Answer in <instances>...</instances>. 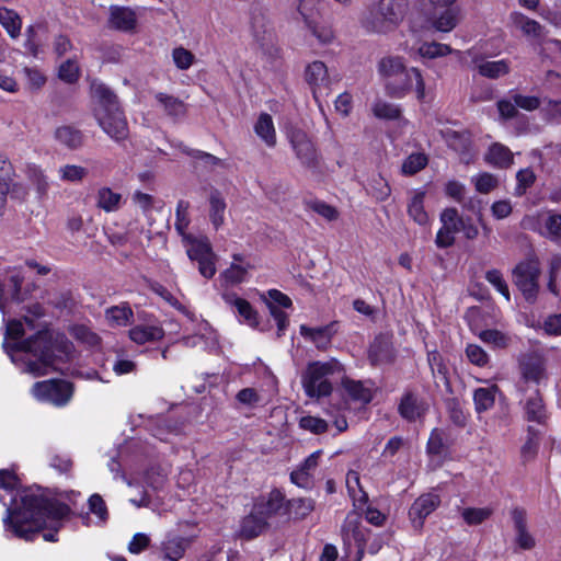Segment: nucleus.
Instances as JSON below:
<instances>
[{
  "mask_svg": "<svg viewBox=\"0 0 561 561\" xmlns=\"http://www.w3.org/2000/svg\"><path fill=\"white\" fill-rule=\"evenodd\" d=\"M5 328V341L3 342L5 353L13 363L22 364L23 373L34 377L50 373L57 357L55 354L57 348H61L65 353L70 350L66 337L48 328L39 329L35 335L24 341H19L24 335L21 320H10Z\"/></svg>",
  "mask_w": 561,
  "mask_h": 561,
  "instance_id": "2",
  "label": "nucleus"
},
{
  "mask_svg": "<svg viewBox=\"0 0 561 561\" xmlns=\"http://www.w3.org/2000/svg\"><path fill=\"white\" fill-rule=\"evenodd\" d=\"M417 51H419L420 56L433 59V58H437V57L447 56L453 53V49L450 46H448L446 44L432 42V43H423L419 47Z\"/></svg>",
  "mask_w": 561,
  "mask_h": 561,
  "instance_id": "52",
  "label": "nucleus"
},
{
  "mask_svg": "<svg viewBox=\"0 0 561 561\" xmlns=\"http://www.w3.org/2000/svg\"><path fill=\"white\" fill-rule=\"evenodd\" d=\"M525 227L537 231L543 238L561 243V214L548 210L535 217L524 219Z\"/></svg>",
  "mask_w": 561,
  "mask_h": 561,
  "instance_id": "11",
  "label": "nucleus"
},
{
  "mask_svg": "<svg viewBox=\"0 0 561 561\" xmlns=\"http://www.w3.org/2000/svg\"><path fill=\"white\" fill-rule=\"evenodd\" d=\"M54 138L59 145L70 150H77L83 145L82 133L69 125L57 127L54 131Z\"/></svg>",
  "mask_w": 561,
  "mask_h": 561,
  "instance_id": "29",
  "label": "nucleus"
},
{
  "mask_svg": "<svg viewBox=\"0 0 561 561\" xmlns=\"http://www.w3.org/2000/svg\"><path fill=\"white\" fill-rule=\"evenodd\" d=\"M540 263L535 256L519 262L513 270V282L523 297L530 304L537 300L539 293Z\"/></svg>",
  "mask_w": 561,
  "mask_h": 561,
  "instance_id": "9",
  "label": "nucleus"
},
{
  "mask_svg": "<svg viewBox=\"0 0 561 561\" xmlns=\"http://www.w3.org/2000/svg\"><path fill=\"white\" fill-rule=\"evenodd\" d=\"M439 504L440 499L435 493H426L417 497L409 511V516L413 527L421 529L423 527L424 519L433 513Z\"/></svg>",
  "mask_w": 561,
  "mask_h": 561,
  "instance_id": "16",
  "label": "nucleus"
},
{
  "mask_svg": "<svg viewBox=\"0 0 561 561\" xmlns=\"http://www.w3.org/2000/svg\"><path fill=\"white\" fill-rule=\"evenodd\" d=\"M27 176H28L30 181L35 185L37 192L41 195H44L47 193L48 187H49L48 178L46 176V174L39 167H37L35 164L28 165L27 167Z\"/></svg>",
  "mask_w": 561,
  "mask_h": 561,
  "instance_id": "55",
  "label": "nucleus"
},
{
  "mask_svg": "<svg viewBox=\"0 0 561 561\" xmlns=\"http://www.w3.org/2000/svg\"><path fill=\"white\" fill-rule=\"evenodd\" d=\"M343 388L346 393L355 401L368 403L373 399L371 388L366 386L363 381L345 378L342 381Z\"/></svg>",
  "mask_w": 561,
  "mask_h": 561,
  "instance_id": "37",
  "label": "nucleus"
},
{
  "mask_svg": "<svg viewBox=\"0 0 561 561\" xmlns=\"http://www.w3.org/2000/svg\"><path fill=\"white\" fill-rule=\"evenodd\" d=\"M286 510L297 519L306 518L314 510L312 499H291L287 502Z\"/></svg>",
  "mask_w": 561,
  "mask_h": 561,
  "instance_id": "45",
  "label": "nucleus"
},
{
  "mask_svg": "<svg viewBox=\"0 0 561 561\" xmlns=\"http://www.w3.org/2000/svg\"><path fill=\"white\" fill-rule=\"evenodd\" d=\"M493 511L490 507H468L461 513L463 520L468 525H479L489 519Z\"/></svg>",
  "mask_w": 561,
  "mask_h": 561,
  "instance_id": "53",
  "label": "nucleus"
},
{
  "mask_svg": "<svg viewBox=\"0 0 561 561\" xmlns=\"http://www.w3.org/2000/svg\"><path fill=\"white\" fill-rule=\"evenodd\" d=\"M254 131L267 147L273 148L276 145V130L273 118L270 114H260L254 124Z\"/></svg>",
  "mask_w": 561,
  "mask_h": 561,
  "instance_id": "31",
  "label": "nucleus"
},
{
  "mask_svg": "<svg viewBox=\"0 0 561 561\" xmlns=\"http://www.w3.org/2000/svg\"><path fill=\"white\" fill-rule=\"evenodd\" d=\"M456 0H428L422 11L426 22L438 32H450L459 23L460 10Z\"/></svg>",
  "mask_w": 561,
  "mask_h": 561,
  "instance_id": "6",
  "label": "nucleus"
},
{
  "mask_svg": "<svg viewBox=\"0 0 561 561\" xmlns=\"http://www.w3.org/2000/svg\"><path fill=\"white\" fill-rule=\"evenodd\" d=\"M343 538L347 542L354 541L360 543L364 540V534L360 529V516L356 511L350 512L342 527Z\"/></svg>",
  "mask_w": 561,
  "mask_h": 561,
  "instance_id": "34",
  "label": "nucleus"
},
{
  "mask_svg": "<svg viewBox=\"0 0 561 561\" xmlns=\"http://www.w3.org/2000/svg\"><path fill=\"white\" fill-rule=\"evenodd\" d=\"M299 425L301 428L310 431L314 434H321L328 430V423L324 420L316 416L301 417Z\"/></svg>",
  "mask_w": 561,
  "mask_h": 561,
  "instance_id": "63",
  "label": "nucleus"
},
{
  "mask_svg": "<svg viewBox=\"0 0 561 561\" xmlns=\"http://www.w3.org/2000/svg\"><path fill=\"white\" fill-rule=\"evenodd\" d=\"M190 540L182 536L168 535L160 543V551L163 560H181L187 548Z\"/></svg>",
  "mask_w": 561,
  "mask_h": 561,
  "instance_id": "22",
  "label": "nucleus"
},
{
  "mask_svg": "<svg viewBox=\"0 0 561 561\" xmlns=\"http://www.w3.org/2000/svg\"><path fill=\"white\" fill-rule=\"evenodd\" d=\"M526 414L529 421L541 422L545 417V408L542 403V399L539 397L538 392L535 396L530 397L526 401Z\"/></svg>",
  "mask_w": 561,
  "mask_h": 561,
  "instance_id": "54",
  "label": "nucleus"
},
{
  "mask_svg": "<svg viewBox=\"0 0 561 561\" xmlns=\"http://www.w3.org/2000/svg\"><path fill=\"white\" fill-rule=\"evenodd\" d=\"M0 489L10 495L9 501L4 495L0 496L1 503L7 507L3 517L7 533L30 541L39 530L47 529L43 534L44 540L57 541L56 533L70 513L68 505L31 490H19V479L9 470H0Z\"/></svg>",
  "mask_w": 561,
  "mask_h": 561,
  "instance_id": "1",
  "label": "nucleus"
},
{
  "mask_svg": "<svg viewBox=\"0 0 561 561\" xmlns=\"http://www.w3.org/2000/svg\"><path fill=\"white\" fill-rule=\"evenodd\" d=\"M12 165L5 157L0 154V215L7 204V195L10 190Z\"/></svg>",
  "mask_w": 561,
  "mask_h": 561,
  "instance_id": "39",
  "label": "nucleus"
},
{
  "mask_svg": "<svg viewBox=\"0 0 561 561\" xmlns=\"http://www.w3.org/2000/svg\"><path fill=\"white\" fill-rule=\"evenodd\" d=\"M485 161L497 168H507L513 162V153L504 145L495 142L489 148Z\"/></svg>",
  "mask_w": 561,
  "mask_h": 561,
  "instance_id": "35",
  "label": "nucleus"
},
{
  "mask_svg": "<svg viewBox=\"0 0 561 561\" xmlns=\"http://www.w3.org/2000/svg\"><path fill=\"white\" fill-rule=\"evenodd\" d=\"M546 358L537 351L522 354L518 358L520 377L526 383L540 385L547 379Z\"/></svg>",
  "mask_w": 561,
  "mask_h": 561,
  "instance_id": "13",
  "label": "nucleus"
},
{
  "mask_svg": "<svg viewBox=\"0 0 561 561\" xmlns=\"http://www.w3.org/2000/svg\"><path fill=\"white\" fill-rule=\"evenodd\" d=\"M72 392V385L59 379L38 381L32 388V393L38 401L56 407L66 405L70 401Z\"/></svg>",
  "mask_w": 561,
  "mask_h": 561,
  "instance_id": "10",
  "label": "nucleus"
},
{
  "mask_svg": "<svg viewBox=\"0 0 561 561\" xmlns=\"http://www.w3.org/2000/svg\"><path fill=\"white\" fill-rule=\"evenodd\" d=\"M471 182L479 193L488 194L499 185V180L491 173L482 172L472 176Z\"/></svg>",
  "mask_w": 561,
  "mask_h": 561,
  "instance_id": "56",
  "label": "nucleus"
},
{
  "mask_svg": "<svg viewBox=\"0 0 561 561\" xmlns=\"http://www.w3.org/2000/svg\"><path fill=\"white\" fill-rule=\"evenodd\" d=\"M58 178L61 182L66 183H80L87 175L88 170L84 167L78 164H62L57 170Z\"/></svg>",
  "mask_w": 561,
  "mask_h": 561,
  "instance_id": "40",
  "label": "nucleus"
},
{
  "mask_svg": "<svg viewBox=\"0 0 561 561\" xmlns=\"http://www.w3.org/2000/svg\"><path fill=\"white\" fill-rule=\"evenodd\" d=\"M371 111L380 119H398L401 115V108L398 105L383 100L375 101Z\"/></svg>",
  "mask_w": 561,
  "mask_h": 561,
  "instance_id": "48",
  "label": "nucleus"
},
{
  "mask_svg": "<svg viewBox=\"0 0 561 561\" xmlns=\"http://www.w3.org/2000/svg\"><path fill=\"white\" fill-rule=\"evenodd\" d=\"M122 203V195L114 192L112 188L103 186L96 193V207L106 211L113 213L119 209Z\"/></svg>",
  "mask_w": 561,
  "mask_h": 561,
  "instance_id": "36",
  "label": "nucleus"
},
{
  "mask_svg": "<svg viewBox=\"0 0 561 561\" xmlns=\"http://www.w3.org/2000/svg\"><path fill=\"white\" fill-rule=\"evenodd\" d=\"M425 192L414 191L408 204V215L417 225L426 226L430 222L428 214L424 208Z\"/></svg>",
  "mask_w": 561,
  "mask_h": 561,
  "instance_id": "33",
  "label": "nucleus"
},
{
  "mask_svg": "<svg viewBox=\"0 0 561 561\" xmlns=\"http://www.w3.org/2000/svg\"><path fill=\"white\" fill-rule=\"evenodd\" d=\"M164 330L158 323L138 324L129 330V337L137 344L162 340Z\"/></svg>",
  "mask_w": 561,
  "mask_h": 561,
  "instance_id": "25",
  "label": "nucleus"
},
{
  "mask_svg": "<svg viewBox=\"0 0 561 561\" xmlns=\"http://www.w3.org/2000/svg\"><path fill=\"white\" fill-rule=\"evenodd\" d=\"M426 411L425 403L412 393H407L401 399L399 412L408 421H415L424 415Z\"/></svg>",
  "mask_w": 561,
  "mask_h": 561,
  "instance_id": "30",
  "label": "nucleus"
},
{
  "mask_svg": "<svg viewBox=\"0 0 561 561\" xmlns=\"http://www.w3.org/2000/svg\"><path fill=\"white\" fill-rule=\"evenodd\" d=\"M305 80L311 89L313 99L320 105L321 96L329 95L332 84L327 65L320 60L309 64L305 70Z\"/></svg>",
  "mask_w": 561,
  "mask_h": 561,
  "instance_id": "12",
  "label": "nucleus"
},
{
  "mask_svg": "<svg viewBox=\"0 0 561 561\" xmlns=\"http://www.w3.org/2000/svg\"><path fill=\"white\" fill-rule=\"evenodd\" d=\"M222 299L230 307L236 308L238 314L243 319V321L250 327H256L259 324L257 313L252 308L249 301L243 298L238 297L233 293L222 294Z\"/></svg>",
  "mask_w": 561,
  "mask_h": 561,
  "instance_id": "24",
  "label": "nucleus"
},
{
  "mask_svg": "<svg viewBox=\"0 0 561 561\" xmlns=\"http://www.w3.org/2000/svg\"><path fill=\"white\" fill-rule=\"evenodd\" d=\"M133 318V310L126 306H114L106 310V319L112 325L125 327Z\"/></svg>",
  "mask_w": 561,
  "mask_h": 561,
  "instance_id": "46",
  "label": "nucleus"
},
{
  "mask_svg": "<svg viewBox=\"0 0 561 561\" xmlns=\"http://www.w3.org/2000/svg\"><path fill=\"white\" fill-rule=\"evenodd\" d=\"M253 266L247 262L242 254L234 253L232 263L219 276L222 285L229 287L241 284L247 280L249 271Z\"/></svg>",
  "mask_w": 561,
  "mask_h": 561,
  "instance_id": "17",
  "label": "nucleus"
},
{
  "mask_svg": "<svg viewBox=\"0 0 561 561\" xmlns=\"http://www.w3.org/2000/svg\"><path fill=\"white\" fill-rule=\"evenodd\" d=\"M188 208L190 203L187 201L181 199L178 202L174 227L182 238L190 234L186 232L190 225Z\"/></svg>",
  "mask_w": 561,
  "mask_h": 561,
  "instance_id": "50",
  "label": "nucleus"
},
{
  "mask_svg": "<svg viewBox=\"0 0 561 561\" xmlns=\"http://www.w3.org/2000/svg\"><path fill=\"white\" fill-rule=\"evenodd\" d=\"M320 0H299L298 11L302 16L305 24L313 23L320 16Z\"/></svg>",
  "mask_w": 561,
  "mask_h": 561,
  "instance_id": "51",
  "label": "nucleus"
},
{
  "mask_svg": "<svg viewBox=\"0 0 561 561\" xmlns=\"http://www.w3.org/2000/svg\"><path fill=\"white\" fill-rule=\"evenodd\" d=\"M290 144L297 159L302 165L313 169L318 165V153L313 142L302 130H294L290 136Z\"/></svg>",
  "mask_w": 561,
  "mask_h": 561,
  "instance_id": "14",
  "label": "nucleus"
},
{
  "mask_svg": "<svg viewBox=\"0 0 561 561\" xmlns=\"http://www.w3.org/2000/svg\"><path fill=\"white\" fill-rule=\"evenodd\" d=\"M405 67L403 57L388 55L382 57L377 65V71L386 85L394 77L400 75Z\"/></svg>",
  "mask_w": 561,
  "mask_h": 561,
  "instance_id": "27",
  "label": "nucleus"
},
{
  "mask_svg": "<svg viewBox=\"0 0 561 561\" xmlns=\"http://www.w3.org/2000/svg\"><path fill=\"white\" fill-rule=\"evenodd\" d=\"M387 94L391 98L402 99L414 91L417 101L425 102L427 92L425 81L420 69L407 66L403 71L385 85Z\"/></svg>",
  "mask_w": 561,
  "mask_h": 561,
  "instance_id": "8",
  "label": "nucleus"
},
{
  "mask_svg": "<svg viewBox=\"0 0 561 561\" xmlns=\"http://www.w3.org/2000/svg\"><path fill=\"white\" fill-rule=\"evenodd\" d=\"M92 92L96 99L94 116L100 127L113 140H125L128 136V125L116 94L102 83H94Z\"/></svg>",
  "mask_w": 561,
  "mask_h": 561,
  "instance_id": "3",
  "label": "nucleus"
},
{
  "mask_svg": "<svg viewBox=\"0 0 561 561\" xmlns=\"http://www.w3.org/2000/svg\"><path fill=\"white\" fill-rule=\"evenodd\" d=\"M343 371L342 364L331 358L327 362H311L301 377V383L309 398H321L331 394L333 387L329 377Z\"/></svg>",
  "mask_w": 561,
  "mask_h": 561,
  "instance_id": "5",
  "label": "nucleus"
},
{
  "mask_svg": "<svg viewBox=\"0 0 561 561\" xmlns=\"http://www.w3.org/2000/svg\"><path fill=\"white\" fill-rule=\"evenodd\" d=\"M306 26L321 44H330L335 37L331 25L323 22L321 18L314 20L313 23L307 24Z\"/></svg>",
  "mask_w": 561,
  "mask_h": 561,
  "instance_id": "47",
  "label": "nucleus"
},
{
  "mask_svg": "<svg viewBox=\"0 0 561 561\" xmlns=\"http://www.w3.org/2000/svg\"><path fill=\"white\" fill-rule=\"evenodd\" d=\"M405 11V0H379L368 7L362 26L369 33L387 34L400 24Z\"/></svg>",
  "mask_w": 561,
  "mask_h": 561,
  "instance_id": "4",
  "label": "nucleus"
},
{
  "mask_svg": "<svg viewBox=\"0 0 561 561\" xmlns=\"http://www.w3.org/2000/svg\"><path fill=\"white\" fill-rule=\"evenodd\" d=\"M514 531L515 543L522 550H531L536 546L535 537L528 531L526 512L522 508H514L511 512Z\"/></svg>",
  "mask_w": 561,
  "mask_h": 561,
  "instance_id": "18",
  "label": "nucleus"
},
{
  "mask_svg": "<svg viewBox=\"0 0 561 561\" xmlns=\"http://www.w3.org/2000/svg\"><path fill=\"white\" fill-rule=\"evenodd\" d=\"M24 280V276L19 268H11L9 271L8 279L2 284L0 288V310L3 311V300L10 299L15 302L23 301L21 296V287Z\"/></svg>",
  "mask_w": 561,
  "mask_h": 561,
  "instance_id": "20",
  "label": "nucleus"
},
{
  "mask_svg": "<svg viewBox=\"0 0 561 561\" xmlns=\"http://www.w3.org/2000/svg\"><path fill=\"white\" fill-rule=\"evenodd\" d=\"M73 336L89 346H98L100 344V336L92 332L84 325H77L72 328Z\"/></svg>",
  "mask_w": 561,
  "mask_h": 561,
  "instance_id": "61",
  "label": "nucleus"
},
{
  "mask_svg": "<svg viewBox=\"0 0 561 561\" xmlns=\"http://www.w3.org/2000/svg\"><path fill=\"white\" fill-rule=\"evenodd\" d=\"M456 0H428L422 11L426 22L438 32H450L459 23L460 10Z\"/></svg>",
  "mask_w": 561,
  "mask_h": 561,
  "instance_id": "7",
  "label": "nucleus"
},
{
  "mask_svg": "<svg viewBox=\"0 0 561 561\" xmlns=\"http://www.w3.org/2000/svg\"><path fill=\"white\" fill-rule=\"evenodd\" d=\"M512 23L515 27L520 30L526 36L539 37L541 35V25L522 13L514 12L511 14Z\"/></svg>",
  "mask_w": 561,
  "mask_h": 561,
  "instance_id": "38",
  "label": "nucleus"
},
{
  "mask_svg": "<svg viewBox=\"0 0 561 561\" xmlns=\"http://www.w3.org/2000/svg\"><path fill=\"white\" fill-rule=\"evenodd\" d=\"M463 218L458 215L456 208H446L440 214L442 226L449 228L456 232L460 231Z\"/></svg>",
  "mask_w": 561,
  "mask_h": 561,
  "instance_id": "59",
  "label": "nucleus"
},
{
  "mask_svg": "<svg viewBox=\"0 0 561 561\" xmlns=\"http://www.w3.org/2000/svg\"><path fill=\"white\" fill-rule=\"evenodd\" d=\"M182 241L186 248L190 260L199 261L215 254L207 238H194L192 234L184 236Z\"/></svg>",
  "mask_w": 561,
  "mask_h": 561,
  "instance_id": "26",
  "label": "nucleus"
},
{
  "mask_svg": "<svg viewBox=\"0 0 561 561\" xmlns=\"http://www.w3.org/2000/svg\"><path fill=\"white\" fill-rule=\"evenodd\" d=\"M58 75L61 80L73 83L79 78L80 69L75 60L68 59L60 65Z\"/></svg>",
  "mask_w": 561,
  "mask_h": 561,
  "instance_id": "60",
  "label": "nucleus"
},
{
  "mask_svg": "<svg viewBox=\"0 0 561 561\" xmlns=\"http://www.w3.org/2000/svg\"><path fill=\"white\" fill-rule=\"evenodd\" d=\"M478 71L483 77L497 79L508 73L510 62L505 59L496 61H484L478 66Z\"/></svg>",
  "mask_w": 561,
  "mask_h": 561,
  "instance_id": "41",
  "label": "nucleus"
},
{
  "mask_svg": "<svg viewBox=\"0 0 561 561\" xmlns=\"http://www.w3.org/2000/svg\"><path fill=\"white\" fill-rule=\"evenodd\" d=\"M336 322H331L317 328L301 324L299 327V333L306 341L312 343L317 350L327 351L331 346L332 339L336 333Z\"/></svg>",
  "mask_w": 561,
  "mask_h": 561,
  "instance_id": "15",
  "label": "nucleus"
},
{
  "mask_svg": "<svg viewBox=\"0 0 561 561\" xmlns=\"http://www.w3.org/2000/svg\"><path fill=\"white\" fill-rule=\"evenodd\" d=\"M268 526L265 517L261 516L253 508L252 512L242 519L240 526V536L245 539H252L261 535Z\"/></svg>",
  "mask_w": 561,
  "mask_h": 561,
  "instance_id": "28",
  "label": "nucleus"
},
{
  "mask_svg": "<svg viewBox=\"0 0 561 561\" xmlns=\"http://www.w3.org/2000/svg\"><path fill=\"white\" fill-rule=\"evenodd\" d=\"M0 24L11 37L15 38L20 35L22 25L21 19L13 10L0 8Z\"/></svg>",
  "mask_w": 561,
  "mask_h": 561,
  "instance_id": "43",
  "label": "nucleus"
},
{
  "mask_svg": "<svg viewBox=\"0 0 561 561\" xmlns=\"http://www.w3.org/2000/svg\"><path fill=\"white\" fill-rule=\"evenodd\" d=\"M500 388L496 385L477 388L473 391L474 409L478 413L489 411L494 407Z\"/></svg>",
  "mask_w": 561,
  "mask_h": 561,
  "instance_id": "32",
  "label": "nucleus"
},
{
  "mask_svg": "<svg viewBox=\"0 0 561 561\" xmlns=\"http://www.w3.org/2000/svg\"><path fill=\"white\" fill-rule=\"evenodd\" d=\"M154 100L163 113L172 119H181L187 113V105L174 95L158 92L154 94Z\"/></svg>",
  "mask_w": 561,
  "mask_h": 561,
  "instance_id": "23",
  "label": "nucleus"
},
{
  "mask_svg": "<svg viewBox=\"0 0 561 561\" xmlns=\"http://www.w3.org/2000/svg\"><path fill=\"white\" fill-rule=\"evenodd\" d=\"M151 538L145 533H137L128 543V551L131 554H139L149 548Z\"/></svg>",
  "mask_w": 561,
  "mask_h": 561,
  "instance_id": "64",
  "label": "nucleus"
},
{
  "mask_svg": "<svg viewBox=\"0 0 561 561\" xmlns=\"http://www.w3.org/2000/svg\"><path fill=\"white\" fill-rule=\"evenodd\" d=\"M479 337L494 348H506L512 342L508 334L496 329L483 330L479 333Z\"/></svg>",
  "mask_w": 561,
  "mask_h": 561,
  "instance_id": "44",
  "label": "nucleus"
},
{
  "mask_svg": "<svg viewBox=\"0 0 561 561\" xmlns=\"http://www.w3.org/2000/svg\"><path fill=\"white\" fill-rule=\"evenodd\" d=\"M428 163L427 156L422 152L411 153L402 163L401 171L405 175H414Z\"/></svg>",
  "mask_w": 561,
  "mask_h": 561,
  "instance_id": "49",
  "label": "nucleus"
},
{
  "mask_svg": "<svg viewBox=\"0 0 561 561\" xmlns=\"http://www.w3.org/2000/svg\"><path fill=\"white\" fill-rule=\"evenodd\" d=\"M137 24L136 12L128 7L112 5L110 7L108 27L121 31L131 32Z\"/></svg>",
  "mask_w": 561,
  "mask_h": 561,
  "instance_id": "19",
  "label": "nucleus"
},
{
  "mask_svg": "<svg viewBox=\"0 0 561 561\" xmlns=\"http://www.w3.org/2000/svg\"><path fill=\"white\" fill-rule=\"evenodd\" d=\"M210 204V221L214 225L215 229H219L225 221V209H226V203L221 195L218 192H214L210 195L209 198Z\"/></svg>",
  "mask_w": 561,
  "mask_h": 561,
  "instance_id": "42",
  "label": "nucleus"
},
{
  "mask_svg": "<svg viewBox=\"0 0 561 561\" xmlns=\"http://www.w3.org/2000/svg\"><path fill=\"white\" fill-rule=\"evenodd\" d=\"M172 59L180 70H187L195 61V56L186 48L180 46L172 50Z\"/></svg>",
  "mask_w": 561,
  "mask_h": 561,
  "instance_id": "58",
  "label": "nucleus"
},
{
  "mask_svg": "<svg viewBox=\"0 0 561 561\" xmlns=\"http://www.w3.org/2000/svg\"><path fill=\"white\" fill-rule=\"evenodd\" d=\"M485 279L506 299V301L511 300L507 283L503 278V275L500 271H488L485 274Z\"/></svg>",
  "mask_w": 561,
  "mask_h": 561,
  "instance_id": "57",
  "label": "nucleus"
},
{
  "mask_svg": "<svg viewBox=\"0 0 561 561\" xmlns=\"http://www.w3.org/2000/svg\"><path fill=\"white\" fill-rule=\"evenodd\" d=\"M253 508L266 520L283 513L285 507V497L278 490H273L266 500L254 504Z\"/></svg>",
  "mask_w": 561,
  "mask_h": 561,
  "instance_id": "21",
  "label": "nucleus"
},
{
  "mask_svg": "<svg viewBox=\"0 0 561 561\" xmlns=\"http://www.w3.org/2000/svg\"><path fill=\"white\" fill-rule=\"evenodd\" d=\"M466 355L470 363L480 367L485 366L489 362V355L481 346L477 344H469L466 347Z\"/></svg>",
  "mask_w": 561,
  "mask_h": 561,
  "instance_id": "62",
  "label": "nucleus"
}]
</instances>
